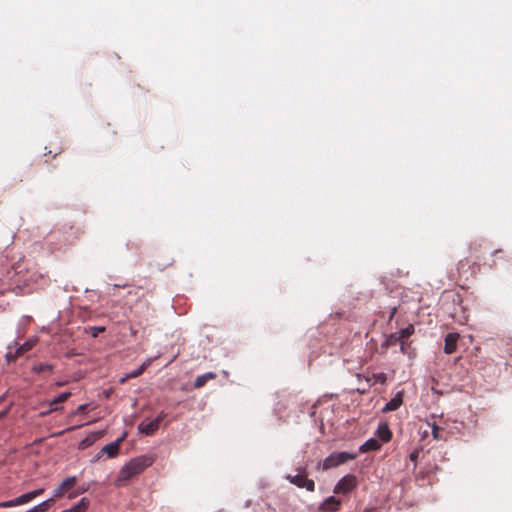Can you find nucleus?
<instances>
[{"mask_svg": "<svg viewBox=\"0 0 512 512\" xmlns=\"http://www.w3.org/2000/svg\"><path fill=\"white\" fill-rule=\"evenodd\" d=\"M286 479L299 488H304L309 492L315 491V483L304 474L288 475Z\"/></svg>", "mask_w": 512, "mask_h": 512, "instance_id": "39448f33", "label": "nucleus"}, {"mask_svg": "<svg viewBox=\"0 0 512 512\" xmlns=\"http://www.w3.org/2000/svg\"><path fill=\"white\" fill-rule=\"evenodd\" d=\"M153 458L149 456H140L131 459L119 471L115 485L118 487L125 486L132 478L141 474L146 468L151 466Z\"/></svg>", "mask_w": 512, "mask_h": 512, "instance_id": "f257e3e1", "label": "nucleus"}, {"mask_svg": "<svg viewBox=\"0 0 512 512\" xmlns=\"http://www.w3.org/2000/svg\"><path fill=\"white\" fill-rule=\"evenodd\" d=\"M396 311H397L396 307H394V308L391 310V312H390V317H389V319H390V320L394 317V315L396 314Z\"/></svg>", "mask_w": 512, "mask_h": 512, "instance_id": "f704fd0d", "label": "nucleus"}, {"mask_svg": "<svg viewBox=\"0 0 512 512\" xmlns=\"http://www.w3.org/2000/svg\"><path fill=\"white\" fill-rule=\"evenodd\" d=\"M88 408V405L87 404H82V405H79L75 411V414H81V413H84Z\"/></svg>", "mask_w": 512, "mask_h": 512, "instance_id": "cd10ccee", "label": "nucleus"}, {"mask_svg": "<svg viewBox=\"0 0 512 512\" xmlns=\"http://www.w3.org/2000/svg\"><path fill=\"white\" fill-rule=\"evenodd\" d=\"M113 287H115V288H125V287H128V285L127 284L119 283V284H114Z\"/></svg>", "mask_w": 512, "mask_h": 512, "instance_id": "72a5a7b5", "label": "nucleus"}, {"mask_svg": "<svg viewBox=\"0 0 512 512\" xmlns=\"http://www.w3.org/2000/svg\"><path fill=\"white\" fill-rule=\"evenodd\" d=\"M166 417L167 414L165 412H161L155 419L151 421H142L139 424L138 429L141 433L151 436L159 429L161 422Z\"/></svg>", "mask_w": 512, "mask_h": 512, "instance_id": "20e7f679", "label": "nucleus"}, {"mask_svg": "<svg viewBox=\"0 0 512 512\" xmlns=\"http://www.w3.org/2000/svg\"><path fill=\"white\" fill-rule=\"evenodd\" d=\"M215 377L216 375L213 372H208L203 375H200L195 379L194 387L201 388L207 383L208 380L214 379Z\"/></svg>", "mask_w": 512, "mask_h": 512, "instance_id": "a211bd4d", "label": "nucleus"}, {"mask_svg": "<svg viewBox=\"0 0 512 512\" xmlns=\"http://www.w3.org/2000/svg\"><path fill=\"white\" fill-rule=\"evenodd\" d=\"M89 507V501L87 498H82L76 505L72 506L69 509L63 510L61 512H86Z\"/></svg>", "mask_w": 512, "mask_h": 512, "instance_id": "dca6fc26", "label": "nucleus"}, {"mask_svg": "<svg viewBox=\"0 0 512 512\" xmlns=\"http://www.w3.org/2000/svg\"><path fill=\"white\" fill-rule=\"evenodd\" d=\"M8 411H9V409H5L0 412V420L3 419L7 415Z\"/></svg>", "mask_w": 512, "mask_h": 512, "instance_id": "473e14b6", "label": "nucleus"}, {"mask_svg": "<svg viewBox=\"0 0 512 512\" xmlns=\"http://www.w3.org/2000/svg\"><path fill=\"white\" fill-rule=\"evenodd\" d=\"M438 430H439V429H438V427H434V428H433L432 433H433V437H434L435 439H439V436H438Z\"/></svg>", "mask_w": 512, "mask_h": 512, "instance_id": "2f4dec72", "label": "nucleus"}, {"mask_svg": "<svg viewBox=\"0 0 512 512\" xmlns=\"http://www.w3.org/2000/svg\"><path fill=\"white\" fill-rule=\"evenodd\" d=\"M32 370L37 374L51 373L53 371V366L48 363H38L33 366Z\"/></svg>", "mask_w": 512, "mask_h": 512, "instance_id": "412c9836", "label": "nucleus"}, {"mask_svg": "<svg viewBox=\"0 0 512 512\" xmlns=\"http://www.w3.org/2000/svg\"><path fill=\"white\" fill-rule=\"evenodd\" d=\"M459 334L458 333H448L445 336V345H444V352L446 354H453L457 350V342L459 340Z\"/></svg>", "mask_w": 512, "mask_h": 512, "instance_id": "1a4fd4ad", "label": "nucleus"}, {"mask_svg": "<svg viewBox=\"0 0 512 512\" xmlns=\"http://www.w3.org/2000/svg\"><path fill=\"white\" fill-rule=\"evenodd\" d=\"M56 499L57 498L53 495L51 498L32 507L31 509H29L26 512H46L51 507V505L56 501Z\"/></svg>", "mask_w": 512, "mask_h": 512, "instance_id": "2eb2a0df", "label": "nucleus"}, {"mask_svg": "<svg viewBox=\"0 0 512 512\" xmlns=\"http://www.w3.org/2000/svg\"><path fill=\"white\" fill-rule=\"evenodd\" d=\"M49 413H47V410H44L43 412L40 413L41 416H45V415H48Z\"/></svg>", "mask_w": 512, "mask_h": 512, "instance_id": "c9c22d12", "label": "nucleus"}, {"mask_svg": "<svg viewBox=\"0 0 512 512\" xmlns=\"http://www.w3.org/2000/svg\"><path fill=\"white\" fill-rule=\"evenodd\" d=\"M35 345V341L29 340L26 341L24 344L18 346L15 350V352H12L11 347H9V351L6 354V359L8 362L15 361L19 356H22L27 351L31 350L32 347Z\"/></svg>", "mask_w": 512, "mask_h": 512, "instance_id": "0eeeda50", "label": "nucleus"}, {"mask_svg": "<svg viewBox=\"0 0 512 512\" xmlns=\"http://www.w3.org/2000/svg\"><path fill=\"white\" fill-rule=\"evenodd\" d=\"M77 484V477L71 476L64 479L53 491L54 496L59 499L62 498L65 494H69L72 492L71 490Z\"/></svg>", "mask_w": 512, "mask_h": 512, "instance_id": "423d86ee", "label": "nucleus"}, {"mask_svg": "<svg viewBox=\"0 0 512 512\" xmlns=\"http://www.w3.org/2000/svg\"><path fill=\"white\" fill-rule=\"evenodd\" d=\"M358 486L357 477L353 474H347L342 477L335 485L333 492L335 494H348Z\"/></svg>", "mask_w": 512, "mask_h": 512, "instance_id": "7ed1b4c3", "label": "nucleus"}, {"mask_svg": "<svg viewBox=\"0 0 512 512\" xmlns=\"http://www.w3.org/2000/svg\"><path fill=\"white\" fill-rule=\"evenodd\" d=\"M388 342L392 345H395L397 343H400L401 344V338H398L397 335H396V332L395 333H392L389 338H388Z\"/></svg>", "mask_w": 512, "mask_h": 512, "instance_id": "bb28decb", "label": "nucleus"}, {"mask_svg": "<svg viewBox=\"0 0 512 512\" xmlns=\"http://www.w3.org/2000/svg\"><path fill=\"white\" fill-rule=\"evenodd\" d=\"M405 350H406V347H405V345H403V349L401 348V351L405 352Z\"/></svg>", "mask_w": 512, "mask_h": 512, "instance_id": "e433bc0d", "label": "nucleus"}, {"mask_svg": "<svg viewBox=\"0 0 512 512\" xmlns=\"http://www.w3.org/2000/svg\"><path fill=\"white\" fill-rule=\"evenodd\" d=\"M403 403V393L398 392L386 405L383 407V412H390L397 410Z\"/></svg>", "mask_w": 512, "mask_h": 512, "instance_id": "9b49d317", "label": "nucleus"}, {"mask_svg": "<svg viewBox=\"0 0 512 512\" xmlns=\"http://www.w3.org/2000/svg\"><path fill=\"white\" fill-rule=\"evenodd\" d=\"M123 439H124V436L118 438L114 442H111V443L105 445L101 449V452L107 454L110 458H113V457L117 456L118 453H119L120 445H121Z\"/></svg>", "mask_w": 512, "mask_h": 512, "instance_id": "9d476101", "label": "nucleus"}, {"mask_svg": "<svg viewBox=\"0 0 512 512\" xmlns=\"http://www.w3.org/2000/svg\"><path fill=\"white\" fill-rule=\"evenodd\" d=\"M44 488H39L27 493L22 494L23 498L25 499V504L33 500L34 498L42 495L44 493Z\"/></svg>", "mask_w": 512, "mask_h": 512, "instance_id": "4be33fe9", "label": "nucleus"}, {"mask_svg": "<svg viewBox=\"0 0 512 512\" xmlns=\"http://www.w3.org/2000/svg\"><path fill=\"white\" fill-rule=\"evenodd\" d=\"M377 437L384 443H387L392 438V432L386 423H381L376 431Z\"/></svg>", "mask_w": 512, "mask_h": 512, "instance_id": "f8f14e48", "label": "nucleus"}, {"mask_svg": "<svg viewBox=\"0 0 512 512\" xmlns=\"http://www.w3.org/2000/svg\"><path fill=\"white\" fill-rule=\"evenodd\" d=\"M414 325L409 324L407 327L401 329L399 332H396L398 338H401V348L403 349V345H406V340L414 333Z\"/></svg>", "mask_w": 512, "mask_h": 512, "instance_id": "4468645a", "label": "nucleus"}, {"mask_svg": "<svg viewBox=\"0 0 512 512\" xmlns=\"http://www.w3.org/2000/svg\"><path fill=\"white\" fill-rule=\"evenodd\" d=\"M140 290H142V287H136L134 290H129L128 294L137 296Z\"/></svg>", "mask_w": 512, "mask_h": 512, "instance_id": "c756f323", "label": "nucleus"}, {"mask_svg": "<svg viewBox=\"0 0 512 512\" xmlns=\"http://www.w3.org/2000/svg\"><path fill=\"white\" fill-rule=\"evenodd\" d=\"M340 507L341 501L334 496H330L320 504L319 512H336L340 510Z\"/></svg>", "mask_w": 512, "mask_h": 512, "instance_id": "6e6552de", "label": "nucleus"}, {"mask_svg": "<svg viewBox=\"0 0 512 512\" xmlns=\"http://www.w3.org/2000/svg\"><path fill=\"white\" fill-rule=\"evenodd\" d=\"M23 504H25V499L23 498L22 495H20L19 497L15 498V499L0 502V508H11V507H15V506L23 505Z\"/></svg>", "mask_w": 512, "mask_h": 512, "instance_id": "6ab92c4d", "label": "nucleus"}, {"mask_svg": "<svg viewBox=\"0 0 512 512\" xmlns=\"http://www.w3.org/2000/svg\"><path fill=\"white\" fill-rule=\"evenodd\" d=\"M380 448H381V443L379 442V440H377L375 438H370L360 446L359 451L361 453H366V452H370V451H377Z\"/></svg>", "mask_w": 512, "mask_h": 512, "instance_id": "ddd939ff", "label": "nucleus"}, {"mask_svg": "<svg viewBox=\"0 0 512 512\" xmlns=\"http://www.w3.org/2000/svg\"><path fill=\"white\" fill-rule=\"evenodd\" d=\"M71 396L70 392H63L59 394L56 398H54L52 401H50V405H58L60 403H63L67 401Z\"/></svg>", "mask_w": 512, "mask_h": 512, "instance_id": "5701e85b", "label": "nucleus"}, {"mask_svg": "<svg viewBox=\"0 0 512 512\" xmlns=\"http://www.w3.org/2000/svg\"><path fill=\"white\" fill-rule=\"evenodd\" d=\"M94 442V438L93 437H86L85 439H83L80 444H79V448L80 449H85L87 447H89L92 443Z\"/></svg>", "mask_w": 512, "mask_h": 512, "instance_id": "393cba45", "label": "nucleus"}, {"mask_svg": "<svg viewBox=\"0 0 512 512\" xmlns=\"http://www.w3.org/2000/svg\"><path fill=\"white\" fill-rule=\"evenodd\" d=\"M49 409L47 410V413H51L53 411H58L60 408L57 405H50V402L48 403Z\"/></svg>", "mask_w": 512, "mask_h": 512, "instance_id": "7c9ffc66", "label": "nucleus"}, {"mask_svg": "<svg viewBox=\"0 0 512 512\" xmlns=\"http://www.w3.org/2000/svg\"><path fill=\"white\" fill-rule=\"evenodd\" d=\"M152 359H147L138 369L130 372L125 379L127 378H136L143 374V372L151 365Z\"/></svg>", "mask_w": 512, "mask_h": 512, "instance_id": "aec40b11", "label": "nucleus"}, {"mask_svg": "<svg viewBox=\"0 0 512 512\" xmlns=\"http://www.w3.org/2000/svg\"><path fill=\"white\" fill-rule=\"evenodd\" d=\"M86 491V489L84 487H81V489H77L75 491H72L68 494V498L69 499H73V498H76L78 495L84 493Z\"/></svg>", "mask_w": 512, "mask_h": 512, "instance_id": "a878e982", "label": "nucleus"}, {"mask_svg": "<svg viewBox=\"0 0 512 512\" xmlns=\"http://www.w3.org/2000/svg\"><path fill=\"white\" fill-rule=\"evenodd\" d=\"M356 458V453L333 452L320 462L318 466L321 467L322 470H329Z\"/></svg>", "mask_w": 512, "mask_h": 512, "instance_id": "f03ea898", "label": "nucleus"}, {"mask_svg": "<svg viewBox=\"0 0 512 512\" xmlns=\"http://www.w3.org/2000/svg\"><path fill=\"white\" fill-rule=\"evenodd\" d=\"M418 456H419V451L418 450H414L413 452L410 453L409 455V458L412 462H415L417 461L418 459Z\"/></svg>", "mask_w": 512, "mask_h": 512, "instance_id": "c85d7f7f", "label": "nucleus"}, {"mask_svg": "<svg viewBox=\"0 0 512 512\" xmlns=\"http://www.w3.org/2000/svg\"><path fill=\"white\" fill-rule=\"evenodd\" d=\"M105 330L106 328L104 326H90L86 329V331L90 333L93 338L98 337V335Z\"/></svg>", "mask_w": 512, "mask_h": 512, "instance_id": "b1692460", "label": "nucleus"}, {"mask_svg": "<svg viewBox=\"0 0 512 512\" xmlns=\"http://www.w3.org/2000/svg\"><path fill=\"white\" fill-rule=\"evenodd\" d=\"M482 246V242L480 241H474L470 244L469 250L471 257L474 258V262L481 259L480 251Z\"/></svg>", "mask_w": 512, "mask_h": 512, "instance_id": "f3484780", "label": "nucleus"}]
</instances>
